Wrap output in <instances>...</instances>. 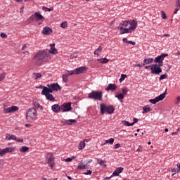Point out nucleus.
<instances>
[{
	"mask_svg": "<svg viewBox=\"0 0 180 180\" xmlns=\"http://www.w3.org/2000/svg\"><path fill=\"white\" fill-rule=\"evenodd\" d=\"M111 176H119V173L116 170H115L112 172V174L111 175Z\"/></svg>",
	"mask_w": 180,
	"mask_h": 180,
	"instance_id": "13d9d810",
	"label": "nucleus"
},
{
	"mask_svg": "<svg viewBox=\"0 0 180 180\" xmlns=\"http://www.w3.org/2000/svg\"><path fill=\"white\" fill-rule=\"evenodd\" d=\"M120 143H116L114 146L115 150L120 148Z\"/></svg>",
	"mask_w": 180,
	"mask_h": 180,
	"instance_id": "0e129e2a",
	"label": "nucleus"
},
{
	"mask_svg": "<svg viewBox=\"0 0 180 180\" xmlns=\"http://www.w3.org/2000/svg\"><path fill=\"white\" fill-rule=\"evenodd\" d=\"M164 65V60H162L160 62H158L157 66L159 67V68H161Z\"/></svg>",
	"mask_w": 180,
	"mask_h": 180,
	"instance_id": "8fccbe9b",
	"label": "nucleus"
},
{
	"mask_svg": "<svg viewBox=\"0 0 180 180\" xmlns=\"http://www.w3.org/2000/svg\"><path fill=\"white\" fill-rule=\"evenodd\" d=\"M161 17L162 19H167V14L163 11H161Z\"/></svg>",
	"mask_w": 180,
	"mask_h": 180,
	"instance_id": "3c124183",
	"label": "nucleus"
},
{
	"mask_svg": "<svg viewBox=\"0 0 180 180\" xmlns=\"http://www.w3.org/2000/svg\"><path fill=\"white\" fill-rule=\"evenodd\" d=\"M47 86H43V85H40L37 87H36L37 89H42V91L41 93V95H44V92L46 91V88Z\"/></svg>",
	"mask_w": 180,
	"mask_h": 180,
	"instance_id": "f704fd0d",
	"label": "nucleus"
},
{
	"mask_svg": "<svg viewBox=\"0 0 180 180\" xmlns=\"http://www.w3.org/2000/svg\"><path fill=\"white\" fill-rule=\"evenodd\" d=\"M35 77V79H39V78H41V73H33Z\"/></svg>",
	"mask_w": 180,
	"mask_h": 180,
	"instance_id": "49530a36",
	"label": "nucleus"
},
{
	"mask_svg": "<svg viewBox=\"0 0 180 180\" xmlns=\"http://www.w3.org/2000/svg\"><path fill=\"white\" fill-rule=\"evenodd\" d=\"M97 61L101 64H108V63H109V59L106 58H102L101 59H97Z\"/></svg>",
	"mask_w": 180,
	"mask_h": 180,
	"instance_id": "5701e85b",
	"label": "nucleus"
},
{
	"mask_svg": "<svg viewBox=\"0 0 180 180\" xmlns=\"http://www.w3.org/2000/svg\"><path fill=\"white\" fill-rule=\"evenodd\" d=\"M77 169H88V167L82 163L77 166Z\"/></svg>",
	"mask_w": 180,
	"mask_h": 180,
	"instance_id": "473e14b6",
	"label": "nucleus"
},
{
	"mask_svg": "<svg viewBox=\"0 0 180 180\" xmlns=\"http://www.w3.org/2000/svg\"><path fill=\"white\" fill-rule=\"evenodd\" d=\"M167 93L166 89L163 94H160L158 96L155 97L158 102H160V101H164V99H165V96L167 95Z\"/></svg>",
	"mask_w": 180,
	"mask_h": 180,
	"instance_id": "6ab92c4d",
	"label": "nucleus"
},
{
	"mask_svg": "<svg viewBox=\"0 0 180 180\" xmlns=\"http://www.w3.org/2000/svg\"><path fill=\"white\" fill-rule=\"evenodd\" d=\"M122 91V95H124V96H126V95H127V92H129V89H127V87L124 86L121 89Z\"/></svg>",
	"mask_w": 180,
	"mask_h": 180,
	"instance_id": "2f4dec72",
	"label": "nucleus"
},
{
	"mask_svg": "<svg viewBox=\"0 0 180 180\" xmlns=\"http://www.w3.org/2000/svg\"><path fill=\"white\" fill-rule=\"evenodd\" d=\"M33 105H34V108H37V109L39 108L41 110H43V109H44L42 105H40L38 101H33Z\"/></svg>",
	"mask_w": 180,
	"mask_h": 180,
	"instance_id": "cd10ccee",
	"label": "nucleus"
},
{
	"mask_svg": "<svg viewBox=\"0 0 180 180\" xmlns=\"http://www.w3.org/2000/svg\"><path fill=\"white\" fill-rule=\"evenodd\" d=\"M124 169V168H123V167H117V168H116L115 171L117 172H118L119 174H122V172H123Z\"/></svg>",
	"mask_w": 180,
	"mask_h": 180,
	"instance_id": "a18cd8bd",
	"label": "nucleus"
},
{
	"mask_svg": "<svg viewBox=\"0 0 180 180\" xmlns=\"http://www.w3.org/2000/svg\"><path fill=\"white\" fill-rule=\"evenodd\" d=\"M86 72V67H79L74 70L68 71V75H78V74H85Z\"/></svg>",
	"mask_w": 180,
	"mask_h": 180,
	"instance_id": "39448f33",
	"label": "nucleus"
},
{
	"mask_svg": "<svg viewBox=\"0 0 180 180\" xmlns=\"http://www.w3.org/2000/svg\"><path fill=\"white\" fill-rule=\"evenodd\" d=\"M122 124H124V126L129 127L130 122H129V121L124 120L122 121Z\"/></svg>",
	"mask_w": 180,
	"mask_h": 180,
	"instance_id": "6e6d98bb",
	"label": "nucleus"
},
{
	"mask_svg": "<svg viewBox=\"0 0 180 180\" xmlns=\"http://www.w3.org/2000/svg\"><path fill=\"white\" fill-rule=\"evenodd\" d=\"M171 172H178V168H176V169H175V168L172 169Z\"/></svg>",
	"mask_w": 180,
	"mask_h": 180,
	"instance_id": "338daca9",
	"label": "nucleus"
},
{
	"mask_svg": "<svg viewBox=\"0 0 180 180\" xmlns=\"http://www.w3.org/2000/svg\"><path fill=\"white\" fill-rule=\"evenodd\" d=\"M34 17L33 16V15L30 17L27 20V23H33V22H34Z\"/></svg>",
	"mask_w": 180,
	"mask_h": 180,
	"instance_id": "a19ab883",
	"label": "nucleus"
},
{
	"mask_svg": "<svg viewBox=\"0 0 180 180\" xmlns=\"http://www.w3.org/2000/svg\"><path fill=\"white\" fill-rule=\"evenodd\" d=\"M129 23H130V20H125L123 21L122 23H121V26H124L125 27H127L129 26Z\"/></svg>",
	"mask_w": 180,
	"mask_h": 180,
	"instance_id": "79ce46f5",
	"label": "nucleus"
},
{
	"mask_svg": "<svg viewBox=\"0 0 180 180\" xmlns=\"http://www.w3.org/2000/svg\"><path fill=\"white\" fill-rule=\"evenodd\" d=\"M20 153H27L29 151V147L27 146H22L20 148Z\"/></svg>",
	"mask_w": 180,
	"mask_h": 180,
	"instance_id": "7c9ffc66",
	"label": "nucleus"
},
{
	"mask_svg": "<svg viewBox=\"0 0 180 180\" xmlns=\"http://www.w3.org/2000/svg\"><path fill=\"white\" fill-rule=\"evenodd\" d=\"M5 161L4 160H0V167H4Z\"/></svg>",
	"mask_w": 180,
	"mask_h": 180,
	"instance_id": "680f3d73",
	"label": "nucleus"
},
{
	"mask_svg": "<svg viewBox=\"0 0 180 180\" xmlns=\"http://www.w3.org/2000/svg\"><path fill=\"white\" fill-rule=\"evenodd\" d=\"M167 77H168V75L165 73L164 75H160L159 80L162 81V79H165V78H167Z\"/></svg>",
	"mask_w": 180,
	"mask_h": 180,
	"instance_id": "37998d69",
	"label": "nucleus"
},
{
	"mask_svg": "<svg viewBox=\"0 0 180 180\" xmlns=\"http://www.w3.org/2000/svg\"><path fill=\"white\" fill-rule=\"evenodd\" d=\"M16 136L13 134H6V140H15Z\"/></svg>",
	"mask_w": 180,
	"mask_h": 180,
	"instance_id": "393cba45",
	"label": "nucleus"
},
{
	"mask_svg": "<svg viewBox=\"0 0 180 180\" xmlns=\"http://www.w3.org/2000/svg\"><path fill=\"white\" fill-rule=\"evenodd\" d=\"M60 123H63L64 126L67 125V126H71L72 124H75V123H77V120H67L65 121H60Z\"/></svg>",
	"mask_w": 180,
	"mask_h": 180,
	"instance_id": "f8f14e48",
	"label": "nucleus"
},
{
	"mask_svg": "<svg viewBox=\"0 0 180 180\" xmlns=\"http://www.w3.org/2000/svg\"><path fill=\"white\" fill-rule=\"evenodd\" d=\"M71 105H72V103L68 102V103H64L60 105V109L62 112H71V110L72 109V107H71Z\"/></svg>",
	"mask_w": 180,
	"mask_h": 180,
	"instance_id": "0eeeda50",
	"label": "nucleus"
},
{
	"mask_svg": "<svg viewBox=\"0 0 180 180\" xmlns=\"http://www.w3.org/2000/svg\"><path fill=\"white\" fill-rule=\"evenodd\" d=\"M51 59V57L49 56V52L46 50L39 51L33 57V60H36L37 65H41L43 63H47Z\"/></svg>",
	"mask_w": 180,
	"mask_h": 180,
	"instance_id": "f257e3e1",
	"label": "nucleus"
},
{
	"mask_svg": "<svg viewBox=\"0 0 180 180\" xmlns=\"http://www.w3.org/2000/svg\"><path fill=\"white\" fill-rule=\"evenodd\" d=\"M115 112V107L112 105H107L105 103H101L100 105V113L103 115L104 113H108V115H112Z\"/></svg>",
	"mask_w": 180,
	"mask_h": 180,
	"instance_id": "f03ea898",
	"label": "nucleus"
},
{
	"mask_svg": "<svg viewBox=\"0 0 180 180\" xmlns=\"http://www.w3.org/2000/svg\"><path fill=\"white\" fill-rule=\"evenodd\" d=\"M46 96V98L48 101H50L51 102H54L56 101V98H54V96L53 94H43Z\"/></svg>",
	"mask_w": 180,
	"mask_h": 180,
	"instance_id": "412c9836",
	"label": "nucleus"
},
{
	"mask_svg": "<svg viewBox=\"0 0 180 180\" xmlns=\"http://www.w3.org/2000/svg\"><path fill=\"white\" fill-rule=\"evenodd\" d=\"M176 6L180 8V0H176Z\"/></svg>",
	"mask_w": 180,
	"mask_h": 180,
	"instance_id": "e2e57ef3",
	"label": "nucleus"
},
{
	"mask_svg": "<svg viewBox=\"0 0 180 180\" xmlns=\"http://www.w3.org/2000/svg\"><path fill=\"white\" fill-rule=\"evenodd\" d=\"M47 86L48 87H46L45 89L44 95H49V94H53V92H54V90L53 89H51L49 84L47 85Z\"/></svg>",
	"mask_w": 180,
	"mask_h": 180,
	"instance_id": "aec40b11",
	"label": "nucleus"
},
{
	"mask_svg": "<svg viewBox=\"0 0 180 180\" xmlns=\"http://www.w3.org/2000/svg\"><path fill=\"white\" fill-rule=\"evenodd\" d=\"M153 109L150 108L148 105H145L143 107V112L142 113H148V112H151Z\"/></svg>",
	"mask_w": 180,
	"mask_h": 180,
	"instance_id": "b1692460",
	"label": "nucleus"
},
{
	"mask_svg": "<svg viewBox=\"0 0 180 180\" xmlns=\"http://www.w3.org/2000/svg\"><path fill=\"white\" fill-rule=\"evenodd\" d=\"M154 61V59L153 58H150L148 59L146 58L143 60V63L142 64L143 67H144L146 65V64H151Z\"/></svg>",
	"mask_w": 180,
	"mask_h": 180,
	"instance_id": "4be33fe9",
	"label": "nucleus"
},
{
	"mask_svg": "<svg viewBox=\"0 0 180 180\" xmlns=\"http://www.w3.org/2000/svg\"><path fill=\"white\" fill-rule=\"evenodd\" d=\"M47 164H53L54 162V156H53V154H50L49 158H46Z\"/></svg>",
	"mask_w": 180,
	"mask_h": 180,
	"instance_id": "bb28decb",
	"label": "nucleus"
},
{
	"mask_svg": "<svg viewBox=\"0 0 180 180\" xmlns=\"http://www.w3.org/2000/svg\"><path fill=\"white\" fill-rule=\"evenodd\" d=\"M50 50H46V53H49V56L50 57V54H58V51H57V49H56V44H51L50 45Z\"/></svg>",
	"mask_w": 180,
	"mask_h": 180,
	"instance_id": "6e6552de",
	"label": "nucleus"
},
{
	"mask_svg": "<svg viewBox=\"0 0 180 180\" xmlns=\"http://www.w3.org/2000/svg\"><path fill=\"white\" fill-rule=\"evenodd\" d=\"M53 33V30L50 28L49 27H44L42 30V34H44L45 36H49Z\"/></svg>",
	"mask_w": 180,
	"mask_h": 180,
	"instance_id": "2eb2a0df",
	"label": "nucleus"
},
{
	"mask_svg": "<svg viewBox=\"0 0 180 180\" xmlns=\"http://www.w3.org/2000/svg\"><path fill=\"white\" fill-rule=\"evenodd\" d=\"M6 111L4 113H13V112H18L19 110V107L16 105H12L11 107L4 108Z\"/></svg>",
	"mask_w": 180,
	"mask_h": 180,
	"instance_id": "1a4fd4ad",
	"label": "nucleus"
},
{
	"mask_svg": "<svg viewBox=\"0 0 180 180\" xmlns=\"http://www.w3.org/2000/svg\"><path fill=\"white\" fill-rule=\"evenodd\" d=\"M162 72V68L158 66L157 64L151 65V74H154L155 75H160Z\"/></svg>",
	"mask_w": 180,
	"mask_h": 180,
	"instance_id": "423d86ee",
	"label": "nucleus"
},
{
	"mask_svg": "<svg viewBox=\"0 0 180 180\" xmlns=\"http://www.w3.org/2000/svg\"><path fill=\"white\" fill-rule=\"evenodd\" d=\"M108 143H109V144H113V143H115V139L110 138L108 140H105V142L101 144V146H105V144H108Z\"/></svg>",
	"mask_w": 180,
	"mask_h": 180,
	"instance_id": "c85d7f7f",
	"label": "nucleus"
},
{
	"mask_svg": "<svg viewBox=\"0 0 180 180\" xmlns=\"http://www.w3.org/2000/svg\"><path fill=\"white\" fill-rule=\"evenodd\" d=\"M4 154H6L5 150L0 148V157H2Z\"/></svg>",
	"mask_w": 180,
	"mask_h": 180,
	"instance_id": "4d7b16f0",
	"label": "nucleus"
},
{
	"mask_svg": "<svg viewBox=\"0 0 180 180\" xmlns=\"http://www.w3.org/2000/svg\"><path fill=\"white\" fill-rule=\"evenodd\" d=\"M149 102H150V103H152L153 105H155V103H158V101L156 97H155V98H153V99H150V100H149Z\"/></svg>",
	"mask_w": 180,
	"mask_h": 180,
	"instance_id": "c03bdc74",
	"label": "nucleus"
},
{
	"mask_svg": "<svg viewBox=\"0 0 180 180\" xmlns=\"http://www.w3.org/2000/svg\"><path fill=\"white\" fill-rule=\"evenodd\" d=\"M67 26V22H63L60 24V27H62V29H66Z\"/></svg>",
	"mask_w": 180,
	"mask_h": 180,
	"instance_id": "de8ad7c7",
	"label": "nucleus"
},
{
	"mask_svg": "<svg viewBox=\"0 0 180 180\" xmlns=\"http://www.w3.org/2000/svg\"><path fill=\"white\" fill-rule=\"evenodd\" d=\"M51 109L54 113H58L61 110V106L58 104H54L52 105Z\"/></svg>",
	"mask_w": 180,
	"mask_h": 180,
	"instance_id": "a211bd4d",
	"label": "nucleus"
},
{
	"mask_svg": "<svg viewBox=\"0 0 180 180\" xmlns=\"http://www.w3.org/2000/svg\"><path fill=\"white\" fill-rule=\"evenodd\" d=\"M32 16H34V19L36 22H43L44 20V16L40 14V12H35L34 14H32Z\"/></svg>",
	"mask_w": 180,
	"mask_h": 180,
	"instance_id": "9d476101",
	"label": "nucleus"
},
{
	"mask_svg": "<svg viewBox=\"0 0 180 180\" xmlns=\"http://www.w3.org/2000/svg\"><path fill=\"white\" fill-rule=\"evenodd\" d=\"M48 85L51 86V88L53 90V91H55L56 92H57V91H61L62 89L61 86H60L58 83H53Z\"/></svg>",
	"mask_w": 180,
	"mask_h": 180,
	"instance_id": "ddd939ff",
	"label": "nucleus"
},
{
	"mask_svg": "<svg viewBox=\"0 0 180 180\" xmlns=\"http://www.w3.org/2000/svg\"><path fill=\"white\" fill-rule=\"evenodd\" d=\"M85 141H80L79 143V150H83V148H85Z\"/></svg>",
	"mask_w": 180,
	"mask_h": 180,
	"instance_id": "c9c22d12",
	"label": "nucleus"
},
{
	"mask_svg": "<svg viewBox=\"0 0 180 180\" xmlns=\"http://www.w3.org/2000/svg\"><path fill=\"white\" fill-rule=\"evenodd\" d=\"M177 173H180V163L176 164Z\"/></svg>",
	"mask_w": 180,
	"mask_h": 180,
	"instance_id": "052dcab7",
	"label": "nucleus"
},
{
	"mask_svg": "<svg viewBox=\"0 0 180 180\" xmlns=\"http://www.w3.org/2000/svg\"><path fill=\"white\" fill-rule=\"evenodd\" d=\"M117 89V86L115 84H109L108 86L105 88V91H116Z\"/></svg>",
	"mask_w": 180,
	"mask_h": 180,
	"instance_id": "dca6fc26",
	"label": "nucleus"
},
{
	"mask_svg": "<svg viewBox=\"0 0 180 180\" xmlns=\"http://www.w3.org/2000/svg\"><path fill=\"white\" fill-rule=\"evenodd\" d=\"M87 98L89 99H93L94 101H102V98H103V92H102V91H92L88 94Z\"/></svg>",
	"mask_w": 180,
	"mask_h": 180,
	"instance_id": "20e7f679",
	"label": "nucleus"
},
{
	"mask_svg": "<svg viewBox=\"0 0 180 180\" xmlns=\"http://www.w3.org/2000/svg\"><path fill=\"white\" fill-rule=\"evenodd\" d=\"M99 53H102V46H99L95 51L94 55L99 57Z\"/></svg>",
	"mask_w": 180,
	"mask_h": 180,
	"instance_id": "72a5a7b5",
	"label": "nucleus"
},
{
	"mask_svg": "<svg viewBox=\"0 0 180 180\" xmlns=\"http://www.w3.org/2000/svg\"><path fill=\"white\" fill-rule=\"evenodd\" d=\"M0 36H1V37L2 39H6V38L8 37V35H6V34L4 33V32H1V33L0 34Z\"/></svg>",
	"mask_w": 180,
	"mask_h": 180,
	"instance_id": "603ef678",
	"label": "nucleus"
},
{
	"mask_svg": "<svg viewBox=\"0 0 180 180\" xmlns=\"http://www.w3.org/2000/svg\"><path fill=\"white\" fill-rule=\"evenodd\" d=\"M129 25H130L129 30L132 32H134L137 28V21H136V20H133L131 22L129 21Z\"/></svg>",
	"mask_w": 180,
	"mask_h": 180,
	"instance_id": "4468645a",
	"label": "nucleus"
},
{
	"mask_svg": "<svg viewBox=\"0 0 180 180\" xmlns=\"http://www.w3.org/2000/svg\"><path fill=\"white\" fill-rule=\"evenodd\" d=\"M6 76V74L2 73L0 75V82L1 81H4L5 79V77Z\"/></svg>",
	"mask_w": 180,
	"mask_h": 180,
	"instance_id": "09e8293b",
	"label": "nucleus"
},
{
	"mask_svg": "<svg viewBox=\"0 0 180 180\" xmlns=\"http://www.w3.org/2000/svg\"><path fill=\"white\" fill-rule=\"evenodd\" d=\"M122 41H123V43H128L129 44V41L127 40V38H123Z\"/></svg>",
	"mask_w": 180,
	"mask_h": 180,
	"instance_id": "69168bd1",
	"label": "nucleus"
},
{
	"mask_svg": "<svg viewBox=\"0 0 180 180\" xmlns=\"http://www.w3.org/2000/svg\"><path fill=\"white\" fill-rule=\"evenodd\" d=\"M179 102H180V96H178L177 97V101L176 102V105L179 104Z\"/></svg>",
	"mask_w": 180,
	"mask_h": 180,
	"instance_id": "774afa93",
	"label": "nucleus"
},
{
	"mask_svg": "<svg viewBox=\"0 0 180 180\" xmlns=\"http://www.w3.org/2000/svg\"><path fill=\"white\" fill-rule=\"evenodd\" d=\"M126 78H127V75L122 74L121 77L119 79L120 82H123V81H124V79H126Z\"/></svg>",
	"mask_w": 180,
	"mask_h": 180,
	"instance_id": "ea45409f",
	"label": "nucleus"
},
{
	"mask_svg": "<svg viewBox=\"0 0 180 180\" xmlns=\"http://www.w3.org/2000/svg\"><path fill=\"white\" fill-rule=\"evenodd\" d=\"M65 162H71V161H72V158H68L66 159H65Z\"/></svg>",
	"mask_w": 180,
	"mask_h": 180,
	"instance_id": "bf43d9fd",
	"label": "nucleus"
},
{
	"mask_svg": "<svg viewBox=\"0 0 180 180\" xmlns=\"http://www.w3.org/2000/svg\"><path fill=\"white\" fill-rule=\"evenodd\" d=\"M47 11V12H51L52 11H54V8L53 7H51V8H47L46 6H43L42 7V11Z\"/></svg>",
	"mask_w": 180,
	"mask_h": 180,
	"instance_id": "4c0bfd02",
	"label": "nucleus"
},
{
	"mask_svg": "<svg viewBox=\"0 0 180 180\" xmlns=\"http://www.w3.org/2000/svg\"><path fill=\"white\" fill-rule=\"evenodd\" d=\"M15 150V148H4V151L6 152V154L8 153H12Z\"/></svg>",
	"mask_w": 180,
	"mask_h": 180,
	"instance_id": "e433bc0d",
	"label": "nucleus"
},
{
	"mask_svg": "<svg viewBox=\"0 0 180 180\" xmlns=\"http://www.w3.org/2000/svg\"><path fill=\"white\" fill-rule=\"evenodd\" d=\"M115 98H117V99H119V101H122V99H124V95H123V94L120 93V94H115Z\"/></svg>",
	"mask_w": 180,
	"mask_h": 180,
	"instance_id": "c756f323",
	"label": "nucleus"
},
{
	"mask_svg": "<svg viewBox=\"0 0 180 180\" xmlns=\"http://www.w3.org/2000/svg\"><path fill=\"white\" fill-rule=\"evenodd\" d=\"M97 162L101 167H106V161L102 160L101 158H97Z\"/></svg>",
	"mask_w": 180,
	"mask_h": 180,
	"instance_id": "a878e982",
	"label": "nucleus"
},
{
	"mask_svg": "<svg viewBox=\"0 0 180 180\" xmlns=\"http://www.w3.org/2000/svg\"><path fill=\"white\" fill-rule=\"evenodd\" d=\"M63 82H68V73L62 75Z\"/></svg>",
	"mask_w": 180,
	"mask_h": 180,
	"instance_id": "58836bf2",
	"label": "nucleus"
},
{
	"mask_svg": "<svg viewBox=\"0 0 180 180\" xmlns=\"http://www.w3.org/2000/svg\"><path fill=\"white\" fill-rule=\"evenodd\" d=\"M131 30L130 28H124L123 26L120 27V33L121 34H126V33H131Z\"/></svg>",
	"mask_w": 180,
	"mask_h": 180,
	"instance_id": "f3484780",
	"label": "nucleus"
},
{
	"mask_svg": "<svg viewBox=\"0 0 180 180\" xmlns=\"http://www.w3.org/2000/svg\"><path fill=\"white\" fill-rule=\"evenodd\" d=\"M14 140L18 143H23V139H19L15 136V139Z\"/></svg>",
	"mask_w": 180,
	"mask_h": 180,
	"instance_id": "5fc2aeb1",
	"label": "nucleus"
},
{
	"mask_svg": "<svg viewBox=\"0 0 180 180\" xmlns=\"http://www.w3.org/2000/svg\"><path fill=\"white\" fill-rule=\"evenodd\" d=\"M83 175H92V171L91 170H86V172H84Z\"/></svg>",
	"mask_w": 180,
	"mask_h": 180,
	"instance_id": "864d4df0",
	"label": "nucleus"
},
{
	"mask_svg": "<svg viewBox=\"0 0 180 180\" xmlns=\"http://www.w3.org/2000/svg\"><path fill=\"white\" fill-rule=\"evenodd\" d=\"M37 117V111L36 110V108H31L27 110L26 119L28 122H33L34 120H36Z\"/></svg>",
	"mask_w": 180,
	"mask_h": 180,
	"instance_id": "7ed1b4c3",
	"label": "nucleus"
},
{
	"mask_svg": "<svg viewBox=\"0 0 180 180\" xmlns=\"http://www.w3.org/2000/svg\"><path fill=\"white\" fill-rule=\"evenodd\" d=\"M165 57H168V53H162L160 56L155 58L153 60L154 63H160L161 61H164Z\"/></svg>",
	"mask_w": 180,
	"mask_h": 180,
	"instance_id": "9b49d317",
	"label": "nucleus"
}]
</instances>
